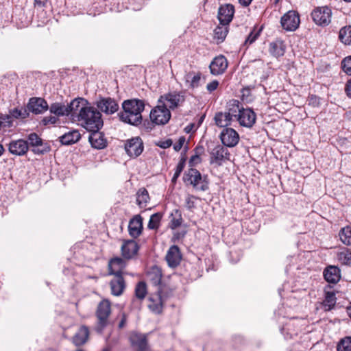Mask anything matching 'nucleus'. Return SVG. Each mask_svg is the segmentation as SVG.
<instances>
[{
  "instance_id": "864d4df0",
  "label": "nucleus",
  "mask_w": 351,
  "mask_h": 351,
  "mask_svg": "<svg viewBox=\"0 0 351 351\" xmlns=\"http://www.w3.org/2000/svg\"><path fill=\"white\" fill-rule=\"evenodd\" d=\"M185 137L184 136H180L178 141L177 143H176L174 145H173V149L176 152H178L181 149V148L182 147L184 143H185Z\"/></svg>"
},
{
  "instance_id": "b1692460",
  "label": "nucleus",
  "mask_w": 351,
  "mask_h": 351,
  "mask_svg": "<svg viewBox=\"0 0 351 351\" xmlns=\"http://www.w3.org/2000/svg\"><path fill=\"white\" fill-rule=\"evenodd\" d=\"M89 132L88 140L93 147L101 149L106 147L107 142L101 132L99 130Z\"/></svg>"
},
{
  "instance_id": "9d476101",
  "label": "nucleus",
  "mask_w": 351,
  "mask_h": 351,
  "mask_svg": "<svg viewBox=\"0 0 351 351\" xmlns=\"http://www.w3.org/2000/svg\"><path fill=\"white\" fill-rule=\"evenodd\" d=\"M281 25L287 31H295L300 25V16L295 11H289L281 18Z\"/></svg>"
},
{
  "instance_id": "4be33fe9",
  "label": "nucleus",
  "mask_w": 351,
  "mask_h": 351,
  "mask_svg": "<svg viewBox=\"0 0 351 351\" xmlns=\"http://www.w3.org/2000/svg\"><path fill=\"white\" fill-rule=\"evenodd\" d=\"M138 250V245L134 240L125 241L121 246V254L125 259L132 258L137 254Z\"/></svg>"
},
{
  "instance_id": "e2e57ef3",
  "label": "nucleus",
  "mask_w": 351,
  "mask_h": 351,
  "mask_svg": "<svg viewBox=\"0 0 351 351\" xmlns=\"http://www.w3.org/2000/svg\"><path fill=\"white\" fill-rule=\"evenodd\" d=\"M48 0H34V4L40 7H44Z\"/></svg>"
},
{
  "instance_id": "39448f33",
  "label": "nucleus",
  "mask_w": 351,
  "mask_h": 351,
  "mask_svg": "<svg viewBox=\"0 0 351 351\" xmlns=\"http://www.w3.org/2000/svg\"><path fill=\"white\" fill-rule=\"evenodd\" d=\"M82 100L80 99H73L69 105H64L61 103H53L49 107V111L56 117L69 115L70 113H77Z\"/></svg>"
},
{
  "instance_id": "5701e85b",
  "label": "nucleus",
  "mask_w": 351,
  "mask_h": 351,
  "mask_svg": "<svg viewBox=\"0 0 351 351\" xmlns=\"http://www.w3.org/2000/svg\"><path fill=\"white\" fill-rule=\"evenodd\" d=\"M112 294L115 296L121 295L126 287L125 281L122 275H117L110 282Z\"/></svg>"
},
{
  "instance_id": "2f4dec72",
  "label": "nucleus",
  "mask_w": 351,
  "mask_h": 351,
  "mask_svg": "<svg viewBox=\"0 0 351 351\" xmlns=\"http://www.w3.org/2000/svg\"><path fill=\"white\" fill-rule=\"evenodd\" d=\"M147 278L155 285H159L161 282L162 274V269L158 266L152 267L147 272Z\"/></svg>"
},
{
  "instance_id": "4468645a",
  "label": "nucleus",
  "mask_w": 351,
  "mask_h": 351,
  "mask_svg": "<svg viewBox=\"0 0 351 351\" xmlns=\"http://www.w3.org/2000/svg\"><path fill=\"white\" fill-rule=\"evenodd\" d=\"M256 120V114L252 109L243 108L237 121L241 126L250 128L254 125Z\"/></svg>"
},
{
  "instance_id": "58836bf2",
  "label": "nucleus",
  "mask_w": 351,
  "mask_h": 351,
  "mask_svg": "<svg viewBox=\"0 0 351 351\" xmlns=\"http://www.w3.org/2000/svg\"><path fill=\"white\" fill-rule=\"evenodd\" d=\"M185 79L187 83H189L191 88H196L199 84L201 80V73L189 72L185 75Z\"/></svg>"
},
{
  "instance_id": "f257e3e1",
  "label": "nucleus",
  "mask_w": 351,
  "mask_h": 351,
  "mask_svg": "<svg viewBox=\"0 0 351 351\" xmlns=\"http://www.w3.org/2000/svg\"><path fill=\"white\" fill-rule=\"evenodd\" d=\"M80 99L82 102L77 112L81 125L88 131L99 130L104 125L101 112L92 106H86V100Z\"/></svg>"
},
{
  "instance_id": "a18cd8bd",
  "label": "nucleus",
  "mask_w": 351,
  "mask_h": 351,
  "mask_svg": "<svg viewBox=\"0 0 351 351\" xmlns=\"http://www.w3.org/2000/svg\"><path fill=\"white\" fill-rule=\"evenodd\" d=\"M263 27L257 28L254 27L250 34L248 35L247 38L245 40V45H251L260 36L261 32L262 31Z\"/></svg>"
},
{
  "instance_id": "de8ad7c7",
  "label": "nucleus",
  "mask_w": 351,
  "mask_h": 351,
  "mask_svg": "<svg viewBox=\"0 0 351 351\" xmlns=\"http://www.w3.org/2000/svg\"><path fill=\"white\" fill-rule=\"evenodd\" d=\"M184 167V161H182V160L180 161L176 166L175 173L171 179L172 182L175 183L176 182L178 178L180 176V173H182Z\"/></svg>"
},
{
  "instance_id": "bf43d9fd",
  "label": "nucleus",
  "mask_w": 351,
  "mask_h": 351,
  "mask_svg": "<svg viewBox=\"0 0 351 351\" xmlns=\"http://www.w3.org/2000/svg\"><path fill=\"white\" fill-rule=\"evenodd\" d=\"M345 92L346 95L351 99V79L346 84Z\"/></svg>"
},
{
  "instance_id": "e433bc0d",
  "label": "nucleus",
  "mask_w": 351,
  "mask_h": 351,
  "mask_svg": "<svg viewBox=\"0 0 351 351\" xmlns=\"http://www.w3.org/2000/svg\"><path fill=\"white\" fill-rule=\"evenodd\" d=\"M336 304V297L333 292H326L325 298L322 302V306L326 311L331 310Z\"/></svg>"
},
{
  "instance_id": "774afa93",
  "label": "nucleus",
  "mask_w": 351,
  "mask_h": 351,
  "mask_svg": "<svg viewBox=\"0 0 351 351\" xmlns=\"http://www.w3.org/2000/svg\"><path fill=\"white\" fill-rule=\"evenodd\" d=\"M102 351H110V350H109V349H108V348H105V349H104Z\"/></svg>"
},
{
  "instance_id": "f704fd0d",
  "label": "nucleus",
  "mask_w": 351,
  "mask_h": 351,
  "mask_svg": "<svg viewBox=\"0 0 351 351\" xmlns=\"http://www.w3.org/2000/svg\"><path fill=\"white\" fill-rule=\"evenodd\" d=\"M149 201L148 191L144 189H140L136 193V203L141 208H145Z\"/></svg>"
},
{
  "instance_id": "f03ea898",
  "label": "nucleus",
  "mask_w": 351,
  "mask_h": 351,
  "mask_svg": "<svg viewBox=\"0 0 351 351\" xmlns=\"http://www.w3.org/2000/svg\"><path fill=\"white\" fill-rule=\"evenodd\" d=\"M123 111L119 114V119L124 123L138 125L142 122V112L145 108L143 100L133 99L125 100L122 104Z\"/></svg>"
},
{
  "instance_id": "c03bdc74",
  "label": "nucleus",
  "mask_w": 351,
  "mask_h": 351,
  "mask_svg": "<svg viewBox=\"0 0 351 351\" xmlns=\"http://www.w3.org/2000/svg\"><path fill=\"white\" fill-rule=\"evenodd\" d=\"M337 351H351V337L341 339L337 346Z\"/></svg>"
},
{
  "instance_id": "3c124183",
  "label": "nucleus",
  "mask_w": 351,
  "mask_h": 351,
  "mask_svg": "<svg viewBox=\"0 0 351 351\" xmlns=\"http://www.w3.org/2000/svg\"><path fill=\"white\" fill-rule=\"evenodd\" d=\"M58 121V118L56 116H47L45 117L43 120L42 123L44 125H47L49 124H55Z\"/></svg>"
},
{
  "instance_id": "a19ab883",
  "label": "nucleus",
  "mask_w": 351,
  "mask_h": 351,
  "mask_svg": "<svg viewBox=\"0 0 351 351\" xmlns=\"http://www.w3.org/2000/svg\"><path fill=\"white\" fill-rule=\"evenodd\" d=\"M340 240L345 245H351V227L347 226L341 230L339 234Z\"/></svg>"
},
{
  "instance_id": "a878e982",
  "label": "nucleus",
  "mask_w": 351,
  "mask_h": 351,
  "mask_svg": "<svg viewBox=\"0 0 351 351\" xmlns=\"http://www.w3.org/2000/svg\"><path fill=\"white\" fill-rule=\"evenodd\" d=\"M125 267V262L119 257L112 258L108 263L109 274L117 276L122 275V270Z\"/></svg>"
},
{
  "instance_id": "680f3d73",
  "label": "nucleus",
  "mask_w": 351,
  "mask_h": 351,
  "mask_svg": "<svg viewBox=\"0 0 351 351\" xmlns=\"http://www.w3.org/2000/svg\"><path fill=\"white\" fill-rule=\"evenodd\" d=\"M194 152H195L194 155H197L198 156L201 157V156L204 152V149L202 146H197L195 148Z\"/></svg>"
},
{
  "instance_id": "c85d7f7f",
  "label": "nucleus",
  "mask_w": 351,
  "mask_h": 351,
  "mask_svg": "<svg viewBox=\"0 0 351 351\" xmlns=\"http://www.w3.org/2000/svg\"><path fill=\"white\" fill-rule=\"evenodd\" d=\"M89 336V329L86 326H82L73 337L75 346H81L86 342Z\"/></svg>"
},
{
  "instance_id": "473e14b6",
  "label": "nucleus",
  "mask_w": 351,
  "mask_h": 351,
  "mask_svg": "<svg viewBox=\"0 0 351 351\" xmlns=\"http://www.w3.org/2000/svg\"><path fill=\"white\" fill-rule=\"evenodd\" d=\"M214 119L217 126L225 128L230 125L232 121L226 112H222L216 113Z\"/></svg>"
},
{
  "instance_id": "1a4fd4ad",
  "label": "nucleus",
  "mask_w": 351,
  "mask_h": 351,
  "mask_svg": "<svg viewBox=\"0 0 351 351\" xmlns=\"http://www.w3.org/2000/svg\"><path fill=\"white\" fill-rule=\"evenodd\" d=\"M143 149V142L138 136L133 137L125 143V150L130 157H138L142 154Z\"/></svg>"
},
{
  "instance_id": "6e6552de",
  "label": "nucleus",
  "mask_w": 351,
  "mask_h": 351,
  "mask_svg": "<svg viewBox=\"0 0 351 351\" xmlns=\"http://www.w3.org/2000/svg\"><path fill=\"white\" fill-rule=\"evenodd\" d=\"M332 12L328 6L317 7L313 10L311 16L313 21L319 25H327L330 22Z\"/></svg>"
},
{
  "instance_id": "338daca9",
  "label": "nucleus",
  "mask_w": 351,
  "mask_h": 351,
  "mask_svg": "<svg viewBox=\"0 0 351 351\" xmlns=\"http://www.w3.org/2000/svg\"><path fill=\"white\" fill-rule=\"evenodd\" d=\"M5 149L1 144H0V157L3 154Z\"/></svg>"
},
{
  "instance_id": "bb28decb",
  "label": "nucleus",
  "mask_w": 351,
  "mask_h": 351,
  "mask_svg": "<svg viewBox=\"0 0 351 351\" xmlns=\"http://www.w3.org/2000/svg\"><path fill=\"white\" fill-rule=\"evenodd\" d=\"M130 340L132 345L138 348V351H148L147 337L145 335L132 333Z\"/></svg>"
},
{
  "instance_id": "09e8293b",
  "label": "nucleus",
  "mask_w": 351,
  "mask_h": 351,
  "mask_svg": "<svg viewBox=\"0 0 351 351\" xmlns=\"http://www.w3.org/2000/svg\"><path fill=\"white\" fill-rule=\"evenodd\" d=\"M342 67L347 74L351 75V56L346 57L343 59Z\"/></svg>"
},
{
  "instance_id": "7c9ffc66",
  "label": "nucleus",
  "mask_w": 351,
  "mask_h": 351,
  "mask_svg": "<svg viewBox=\"0 0 351 351\" xmlns=\"http://www.w3.org/2000/svg\"><path fill=\"white\" fill-rule=\"evenodd\" d=\"M228 33V25L219 23V25L214 30V39L217 44L221 43L224 41Z\"/></svg>"
},
{
  "instance_id": "5fc2aeb1",
  "label": "nucleus",
  "mask_w": 351,
  "mask_h": 351,
  "mask_svg": "<svg viewBox=\"0 0 351 351\" xmlns=\"http://www.w3.org/2000/svg\"><path fill=\"white\" fill-rule=\"evenodd\" d=\"M218 86L219 82L217 80H213L207 84L206 89L209 93H212L217 88Z\"/></svg>"
},
{
  "instance_id": "0e129e2a",
  "label": "nucleus",
  "mask_w": 351,
  "mask_h": 351,
  "mask_svg": "<svg viewBox=\"0 0 351 351\" xmlns=\"http://www.w3.org/2000/svg\"><path fill=\"white\" fill-rule=\"evenodd\" d=\"M239 3L243 6H248L252 0H239Z\"/></svg>"
},
{
  "instance_id": "6ab92c4d",
  "label": "nucleus",
  "mask_w": 351,
  "mask_h": 351,
  "mask_svg": "<svg viewBox=\"0 0 351 351\" xmlns=\"http://www.w3.org/2000/svg\"><path fill=\"white\" fill-rule=\"evenodd\" d=\"M143 217L140 215L134 216L129 222V234L134 239L138 237L143 231Z\"/></svg>"
},
{
  "instance_id": "052dcab7",
  "label": "nucleus",
  "mask_w": 351,
  "mask_h": 351,
  "mask_svg": "<svg viewBox=\"0 0 351 351\" xmlns=\"http://www.w3.org/2000/svg\"><path fill=\"white\" fill-rule=\"evenodd\" d=\"M127 322V316L125 314V313H122L121 314V319L119 324V327L120 328H123L125 326V324Z\"/></svg>"
},
{
  "instance_id": "ea45409f",
  "label": "nucleus",
  "mask_w": 351,
  "mask_h": 351,
  "mask_svg": "<svg viewBox=\"0 0 351 351\" xmlns=\"http://www.w3.org/2000/svg\"><path fill=\"white\" fill-rule=\"evenodd\" d=\"M162 217V215L160 213H156L153 214L149 219V221L147 224V228L150 230H156L160 226V223L161 219Z\"/></svg>"
},
{
  "instance_id": "4c0bfd02",
  "label": "nucleus",
  "mask_w": 351,
  "mask_h": 351,
  "mask_svg": "<svg viewBox=\"0 0 351 351\" xmlns=\"http://www.w3.org/2000/svg\"><path fill=\"white\" fill-rule=\"evenodd\" d=\"M339 38L343 44L351 45V25L342 27L339 31Z\"/></svg>"
},
{
  "instance_id": "4d7b16f0",
  "label": "nucleus",
  "mask_w": 351,
  "mask_h": 351,
  "mask_svg": "<svg viewBox=\"0 0 351 351\" xmlns=\"http://www.w3.org/2000/svg\"><path fill=\"white\" fill-rule=\"evenodd\" d=\"M202 162V158L200 156L197 155H193L189 160L190 166H195L197 164H199Z\"/></svg>"
},
{
  "instance_id": "0eeeda50",
  "label": "nucleus",
  "mask_w": 351,
  "mask_h": 351,
  "mask_svg": "<svg viewBox=\"0 0 351 351\" xmlns=\"http://www.w3.org/2000/svg\"><path fill=\"white\" fill-rule=\"evenodd\" d=\"M149 117L153 123L162 125L169 122L171 114L169 108L158 103V105L151 110Z\"/></svg>"
},
{
  "instance_id": "f8f14e48",
  "label": "nucleus",
  "mask_w": 351,
  "mask_h": 351,
  "mask_svg": "<svg viewBox=\"0 0 351 351\" xmlns=\"http://www.w3.org/2000/svg\"><path fill=\"white\" fill-rule=\"evenodd\" d=\"M220 139L223 145L226 147H235L239 141V135L238 132L230 128H224L220 134Z\"/></svg>"
},
{
  "instance_id": "13d9d810",
  "label": "nucleus",
  "mask_w": 351,
  "mask_h": 351,
  "mask_svg": "<svg viewBox=\"0 0 351 351\" xmlns=\"http://www.w3.org/2000/svg\"><path fill=\"white\" fill-rule=\"evenodd\" d=\"M49 148L45 147L43 149H40L38 147H34V148L32 149V152L36 154H43L47 152H49Z\"/></svg>"
},
{
  "instance_id": "8fccbe9b",
  "label": "nucleus",
  "mask_w": 351,
  "mask_h": 351,
  "mask_svg": "<svg viewBox=\"0 0 351 351\" xmlns=\"http://www.w3.org/2000/svg\"><path fill=\"white\" fill-rule=\"evenodd\" d=\"M195 199H197V197L192 195H189L186 197V198L185 199V204H186V207L187 208V209L192 210L193 208H194L195 207V201H194Z\"/></svg>"
},
{
  "instance_id": "aec40b11",
  "label": "nucleus",
  "mask_w": 351,
  "mask_h": 351,
  "mask_svg": "<svg viewBox=\"0 0 351 351\" xmlns=\"http://www.w3.org/2000/svg\"><path fill=\"white\" fill-rule=\"evenodd\" d=\"M234 13V8L231 4L221 5L218 11V19L221 24L229 25Z\"/></svg>"
},
{
  "instance_id": "2eb2a0df",
  "label": "nucleus",
  "mask_w": 351,
  "mask_h": 351,
  "mask_svg": "<svg viewBox=\"0 0 351 351\" xmlns=\"http://www.w3.org/2000/svg\"><path fill=\"white\" fill-rule=\"evenodd\" d=\"M228 62L223 55L215 57L210 64V73L214 75L223 74L227 69Z\"/></svg>"
},
{
  "instance_id": "423d86ee",
  "label": "nucleus",
  "mask_w": 351,
  "mask_h": 351,
  "mask_svg": "<svg viewBox=\"0 0 351 351\" xmlns=\"http://www.w3.org/2000/svg\"><path fill=\"white\" fill-rule=\"evenodd\" d=\"M111 313L110 302L108 300H101L97 308L96 316L98 319L97 330L101 332L108 323Z\"/></svg>"
},
{
  "instance_id": "412c9836",
  "label": "nucleus",
  "mask_w": 351,
  "mask_h": 351,
  "mask_svg": "<svg viewBox=\"0 0 351 351\" xmlns=\"http://www.w3.org/2000/svg\"><path fill=\"white\" fill-rule=\"evenodd\" d=\"M29 147L27 141L19 139L16 141H12L9 143L8 150L9 152L16 156H23L28 151Z\"/></svg>"
},
{
  "instance_id": "37998d69",
  "label": "nucleus",
  "mask_w": 351,
  "mask_h": 351,
  "mask_svg": "<svg viewBox=\"0 0 351 351\" xmlns=\"http://www.w3.org/2000/svg\"><path fill=\"white\" fill-rule=\"evenodd\" d=\"M147 286L145 282L141 281L139 282L135 287V295L136 297L142 300L147 295Z\"/></svg>"
},
{
  "instance_id": "dca6fc26",
  "label": "nucleus",
  "mask_w": 351,
  "mask_h": 351,
  "mask_svg": "<svg viewBox=\"0 0 351 351\" xmlns=\"http://www.w3.org/2000/svg\"><path fill=\"white\" fill-rule=\"evenodd\" d=\"M163 290L159 289L157 293L152 295L149 298L148 308L154 313L159 314L162 313L163 308L164 296Z\"/></svg>"
},
{
  "instance_id": "603ef678",
  "label": "nucleus",
  "mask_w": 351,
  "mask_h": 351,
  "mask_svg": "<svg viewBox=\"0 0 351 351\" xmlns=\"http://www.w3.org/2000/svg\"><path fill=\"white\" fill-rule=\"evenodd\" d=\"M25 112H23L21 110L18 108H14L10 111V114L12 117L18 119V118H25Z\"/></svg>"
},
{
  "instance_id": "cd10ccee",
  "label": "nucleus",
  "mask_w": 351,
  "mask_h": 351,
  "mask_svg": "<svg viewBox=\"0 0 351 351\" xmlns=\"http://www.w3.org/2000/svg\"><path fill=\"white\" fill-rule=\"evenodd\" d=\"M228 111L226 112V114L228 115L230 119L232 120L234 119L235 120H237L241 111V108H243L242 104L237 99H231L228 103Z\"/></svg>"
},
{
  "instance_id": "20e7f679",
  "label": "nucleus",
  "mask_w": 351,
  "mask_h": 351,
  "mask_svg": "<svg viewBox=\"0 0 351 351\" xmlns=\"http://www.w3.org/2000/svg\"><path fill=\"white\" fill-rule=\"evenodd\" d=\"M184 182L191 184L197 190L206 191L208 189V182L203 178L201 173L195 169H189L184 176Z\"/></svg>"
},
{
  "instance_id": "a211bd4d",
  "label": "nucleus",
  "mask_w": 351,
  "mask_h": 351,
  "mask_svg": "<svg viewBox=\"0 0 351 351\" xmlns=\"http://www.w3.org/2000/svg\"><path fill=\"white\" fill-rule=\"evenodd\" d=\"M27 108L34 114H42L49 108L47 101L40 97H32L29 100Z\"/></svg>"
},
{
  "instance_id": "49530a36",
  "label": "nucleus",
  "mask_w": 351,
  "mask_h": 351,
  "mask_svg": "<svg viewBox=\"0 0 351 351\" xmlns=\"http://www.w3.org/2000/svg\"><path fill=\"white\" fill-rule=\"evenodd\" d=\"M27 143L32 147H39L42 145V139L36 134L32 133L28 136Z\"/></svg>"
},
{
  "instance_id": "6e6d98bb",
  "label": "nucleus",
  "mask_w": 351,
  "mask_h": 351,
  "mask_svg": "<svg viewBox=\"0 0 351 351\" xmlns=\"http://www.w3.org/2000/svg\"><path fill=\"white\" fill-rule=\"evenodd\" d=\"M173 141L171 139H167L165 141H160L157 143V145L161 148L166 149L171 146Z\"/></svg>"
},
{
  "instance_id": "9b49d317",
  "label": "nucleus",
  "mask_w": 351,
  "mask_h": 351,
  "mask_svg": "<svg viewBox=\"0 0 351 351\" xmlns=\"http://www.w3.org/2000/svg\"><path fill=\"white\" fill-rule=\"evenodd\" d=\"M210 155V163L221 165L222 162L229 159L230 154L227 148L221 145H215L209 151Z\"/></svg>"
},
{
  "instance_id": "ddd939ff",
  "label": "nucleus",
  "mask_w": 351,
  "mask_h": 351,
  "mask_svg": "<svg viewBox=\"0 0 351 351\" xmlns=\"http://www.w3.org/2000/svg\"><path fill=\"white\" fill-rule=\"evenodd\" d=\"M95 104L99 110L106 114H114L119 110L117 102L111 97H100Z\"/></svg>"
},
{
  "instance_id": "c9c22d12",
  "label": "nucleus",
  "mask_w": 351,
  "mask_h": 351,
  "mask_svg": "<svg viewBox=\"0 0 351 351\" xmlns=\"http://www.w3.org/2000/svg\"><path fill=\"white\" fill-rule=\"evenodd\" d=\"M285 49L283 43L280 41L271 43L269 45V52L275 57L282 56Z\"/></svg>"
},
{
  "instance_id": "7ed1b4c3",
  "label": "nucleus",
  "mask_w": 351,
  "mask_h": 351,
  "mask_svg": "<svg viewBox=\"0 0 351 351\" xmlns=\"http://www.w3.org/2000/svg\"><path fill=\"white\" fill-rule=\"evenodd\" d=\"M186 99L183 91H172L160 97L158 103L161 104L170 110H174L182 106Z\"/></svg>"
},
{
  "instance_id": "393cba45",
  "label": "nucleus",
  "mask_w": 351,
  "mask_h": 351,
  "mask_svg": "<svg viewBox=\"0 0 351 351\" xmlns=\"http://www.w3.org/2000/svg\"><path fill=\"white\" fill-rule=\"evenodd\" d=\"M324 279L329 283L335 284L341 278V271L336 266H328L323 272Z\"/></svg>"
},
{
  "instance_id": "72a5a7b5",
  "label": "nucleus",
  "mask_w": 351,
  "mask_h": 351,
  "mask_svg": "<svg viewBox=\"0 0 351 351\" xmlns=\"http://www.w3.org/2000/svg\"><path fill=\"white\" fill-rule=\"evenodd\" d=\"M183 222L182 213L178 209L174 210L170 215V222L169 226L174 230L181 226Z\"/></svg>"
},
{
  "instance_id": "c756f323",
  "label": "nucleus",
  "mask_w": 351,
  "mask_h": 351,
  "mask_svg": "<svg viewBox=\"0 0 351 351\" xmlns=\"http://www.w3.org/2000/svg\"><path fill=\"white\" fill-rule=\"evenodd\" d=\"M81 135L77 130H72L60 136V141L62 145H71L77 142Z\"/></svg>"
},
{
  "instance_id": "f3484780",
  "label": "nucleus",
  "mask_w": 351,
  "mask_h": 351,
  "mask_svg": "<svg viewBox=\"0 0 351 351\" xmlns=\"http://www.w3.org/2000/svg\"><path fill=\"white\" fill-rule=\"evenodd\" d=\"M182 258L180 248L176 245L169 247L165 256L168 265L172 268H175L180 265Z\"/></svg>"
},
{
  "instance_id": "79ce46f5",
  "label": "nucleus",
  "mask_w": 351,
  "mask_h": 351,
  "mask_svg": "<svg viewBox=\"0 0 351 351\" xmlns=\"http://www.w3.org/2000/svg\"><path fill=\"white\" fill-rule=\"evenodd\" d=\"M338 260L343 265H351V250L345 248L338 254Z\"/></svg>"
},
{
  "instance_id": "69168bd1",
  "label": "nucleus",
  "mask_w": 351,
  "mask_h": 351,
  "mask_svg": "<svg viewBox=\"0 0 351 351\" xmlns=\"http://www.w3.org/2000/svg\"><path fill=\"white\" fill-rule=\"evenodd\" d=\"M347 313L349 315V317L351 318V303H350V305L347 307Z\"/></svg>"
}]
</instances>
